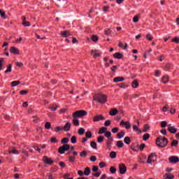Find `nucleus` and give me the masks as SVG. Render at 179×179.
<instances>
[{"label":"nucleus","instance_id":"15","mask_svg":"<svg viewBox=\"0 0 179 179\" xmlns=\"http://www.w3.org/2000/svg\"><path fill=\"white\" fill-rule=\"evenodd\" d=\"M114 58L116 59H122L124 58V55L121 54V52H117L113 55Z\"/></svg>","mask_w":179,"mask_h":179},{"label":"nucleus","instance_id":"13","mask_svg":"<svg viewBox=\"0 0 179 179\" xmlns=\"http://www.w3.org/2000/svg\"><path fill=\"white\" fill-rule=\"evenodd\" d=\"M60 36L66 38V37H69V36H72V34H71V32H69V31L65 30L60 34Z\"/></svg>","mask_w":179,"mask_h":179},{"label":"nucleus","instance_id":"39","mask_svg":"<svg viewBox=\"0 0 179 179\" xmlns=\"http://www.w3.org/2000/svg\"><path fill=\"white\" fill-rule=\"evenodd\" d=\"M145 38H147V40H148L149 41H152V40H153V36L150 34H147L145 36Z\"/></svg>","mask_w":179,"mask_h":179},{"label":"nucleus","instance_id":"48","mask_svg":"<svg viewBox=\"0 0 179 179\" xmlns=\"http://www.w3.org/2000/svg\"><path fill=\"white\" fill-rule=\"evenodd\" d=\"M172 43H176V44H179V37L176 36L173 38L171 41Z\"/></svg>","mask_w":179,"mask_h":179},{"label":"nucleus","instance_id":"56","mask_svg":"<svg viewBox=\"0 0 179 179\" xmlns=\"http://www.w3.org/2000/svg\"><path fill=\"white\" fill-rule=\"evenodd\" d=\"M131 149L134 150V152H139V148H138V145L137 146L131 145Z\"/></svg>","mask_w":179,"mask_h":179},{"label":"nucleus","instance_id":"46","mask_svg":"<svg viewBox=\"0 0 179 179\" xmlns=\"http://www.w3.org/2000/svg\"><path fill=\"white\" fill-rule=\"evenodd\" d=\"M45 129H51V122H47L45 124Z\"/></svg>","mask_w":179,"mask_h":179},{"label":"nucleus","instance_id":"64","mask_svg":"<svg viewBox=\"0 0 179 179\" xmlns=\"http://www.w3.org/2000/svg\"><path fill=\"white\" fill-rule=\"evenodd\" d=\"M90 160V162H96V160H97V157H96V156H91Z\"/></svg>","mask_w":179,"mask_h":179},{"label":"nucleus","instance_id":"18","mask_svg":"<svg viewBox=\"0 0 179 179\" xmlns=\"http://www.w3.org/2000/svg\"><path fill=\"white\" fill-rule=\"evenodd\" d=\"M72 122L75 127H79V119L78 117H73Z\"/></svg>","mask_w":179,"mask_h":179},{"label":"nucleus","instance_id":"41","mask_svg":"<svg viewBox=\"0 0 179 179\" xmlns=\"http://www.w3.org/2000/svg\"><path fill=\"white\" fill-rule=\"evenodd\" d=\"M90 146L93 149H97V143H96V142H94V141H91Z\"/></svg>","mask_w":179,"mask_h":179},{"label":"nucleus","instance_id":"29","mask_svg":"<svg viewBox=\"0 0 179 179\" xmlns=\"http://www.w3.org/2000/svg\"><path fill=\"white\" fill-rule=\"evenodd\" d=\"M139 17H141V15H135V16L133 17V22H134V23H138V22H139Z\"/></svg>","mask_w":179,"mask_h":179},{"label":"nucleus","instance_id":"26","mask_svg":"<svg viewBox=\"0 0 179 179\" xmlns=\"http://www.w3.org/2000/svg\"><path fill=\"white\" fill-rule=\"evenodd\" d=\"M91 40L94 41V43H97L99 41V36H97V35H92Z\"/></svg>","mask_w":179,"mask_h":179},{"label":"nucleus","instance_id":"19","mask_svg":"<svg viewBox=\"0 0 179 179\" xmlns=\"http://www.w3.org/2000/svg\"><path fill=\"white\" fill-rule=\"evenodd\" d=\"M105 132H107V127H103L99 129L98 134L99 135H103V134H105Z\"/></svg>","mask_w":179,"mask_h":179},{"label":"nucleus","instance_id":"12","mask_svg":"<svg viewBox=\"0 0 179 179\" xmlns=\"http://www.w3.org/2000/svg\"><path fill=\"white\" fill-rule=\"evenodd\" d=\"M168 131L171 134H176V132H177V128H176L174 126H171V124H169Z\"/></svg>","mask_w":179,"mask_h":179},{"label":"nucleus","instance_id":"52","mask_svg":"<svg viewBox=\"0 0 179 179\" xmlns=\"http://www.w3.org/2000/svg\"><path fill=\"white\" fill-rule=\"evenodd\" d=\"M8 153H13V155H19V151H17V150L14 149V150H9Z\"/></svg>","mask_w":179,"mask_h":179},{"label":"nucleus","instance_id":"25","mask_svg":"<svg viewBox=\"0 0 179 179\" xmlns=\"http://www.w3.org/2000/svg\"><path fill=\"white\" fill-rule=\"evenodd\" d=\"M84 176H90V168L86 167L84 170Z\"/></svg>","mask_w":179,"mask_h":179},{"label":"nucleus","instance_id":"21","mask_svg":"<svg viewBox=\"0 0 179 179\" xmlns=\"http://www.w3.org/2000/svg\"><path fill=\"white\" fill-rule=\"evenodd\" d=\"M118 139H122V138H124L125 136V131H121L120 133L117 134Z\"/></svg>","mask_w":179,"mask_h":179},{"label":"nucleus","instance_id":"43","mask_svg":"<svg viewBox=\"0 0 179 179\" xmlns=\"http://www.w3.org/2000/svg\"><path fill=\"white\" fill-rule=\"evenodd\" d=\"M99 166L100 169H104V167L107 166V164L104 162H101L99 163Z\"/></svg>","mask_w":179,"mask_h":179},{"label":"nucleus","instance_id":"28","mask_svg":"<svg viewBox=\"0 0 179 179\" xmlns=\"http://www.w3.org/2000/svg\"><path fill=\"white\" fill-rule=\"evenodd\" d=\"M133 129L136 132H138V134H142V130H141V129H139L138 127L136 125L133 126Z\"/></svg>","mask_w":179,"mask_h":179},{"label":"nucleus","instance_id":"44","mask_svg":"<svg viewBox=\"0 0 179 179\" xmlns=\"http://www.w3.org/2000/svg\"><path fill=\"white\" fill-rule=\"evenodd\" d=\"M145 147H146V144L145 143L141 144L140 146L137 145L138 150H143V149H145Z\"/></svg>","mask_w":179,"mask_h":179},{"label":"nucleus","instance_id":"53","mask_svg":"<svg viewBox=\"0 0 179 179\" xmlns=\"http://www.w3.org/2000/svg\"><path fill=\"white\" fill-rule=\"evenodd\" d=\"M46 177L48 178V179H55L54 176L51 173H48Z\"/></svg>","mask_w":179,"mask_h":179},{"label":"nucleus","instance_id":"51","mask_svg":"<svg viewBox=\"0 0 179 179\" xmlns=\"http://www.w3.org/2000/svg\"><path fill=\"white\" fill-rule=\"evenodd\" d=\"M85 129L81 127L78 129V135H83L85 134Z\"/></svg>","mask_w":179,"mask_h":179},{"label":"nucleus","instance_id":"54","mask_svg":"<svg viewBox=\"0 0 179 179\" xmlns=\"http://www.w3.org/2000/svg\"><path fill=\"white\" fill-rule=\"evenodd\" d=\"M51 143H58V141L57 140L56 137H52L50 138Z\"/></svg>","mask_w":179,"mask_h":179},{"label":"nucleus","instance_id":"4","mask_svg":"<svg viewBox=\"0 0 179 179\" xmlns=\"http://www.w3.org/2000/svg\"><path fill=\"white\" fill-rule=\"evenodd\" d=\"M69 149H71V145L69 144H64L59 148L58 153H60V155H64L65 152H68Z\"/></svg>","mask_w":179,"mask_h":179},{"label":"nucleus","instance_id":"40","mask_svg":"<svg viewBox=\"0 0 179 179\" xmlns=\"http://www.w3.org/2000/svg\"><path fill=\"white\" fill-rule=\"evenodd\" d=\"M170 69H171V64L167 63V64H166L164 71H170Z\"/></svg>","mask_w":179,"mask_h":179},{"label":"nucleus","instance_id":"30","mask_svg":"<svg viewBox=\"0 0 179 179\" xmlns=\"http://www.w3.org/2000/svg\"><path fill=\"white\" fill-rule=\"evenodd\" d=\"M124 142L126 145H129L131 143V138L126 136L124 139Z\"/></svg>","mask_w":179,"mask_h":179},{"label":"nucleus","instance_id":"59","mask_svg":"<svg viewBox=\"0 0 179 179\" xmlns=\"http://www.w3.org/2000/svg\"><path fill=\"white\" fill-rule=\"evenodd\" d=\"M167 127V122L162 121L161 122V128H166Z\"/></svg>","mask_w":179,"mask_h":179},{"label":"nucleus","instance_id":"1","mask_svg":"<svg viewBox=\"0 0 179 179\" xmlns=\"http://www.w3.org/2000/svg\"><path fill=\"white\" fill-rule=\"evenodd\" d=\"M155 143L158 148H166L169 145V139L162 136H158L155 140Z\"/></svg>","mask_w":179,"mask_h":179},{"label":"nucleus","instance_id":"5","mask_svg":"<svg viewBox=\"0 0 179 179\" xmlns=\"http://www.w3.org/2000/svg\"><path fill=\"white\" fill-rule=\"evenodd\" d=\"M43 162L45 164H48L49 166L54 164V161L51 158H48L47 156L43 157Z\"/></svg>","mask_w":179,"mask_h":179},{"label":"nucleus","instance_id":"11","mask_svg":"<svg viewBox=\"0 0 179 179\" xmlns=\"http://www.w3.org/2000/svg\"><path fill=\"white\" fill-rule=\"evenodd\" d=\"M153 157H157V155L155 153L152 152L148 156L146 163H148V164H151L152 162H155V160L151 159H153Z\"/></svg>","mask_w":179,"mask_h":179},{"label":"nucleus","instance_id":"7","mask_svg":"<svg viewBox=\"0 0 179 179\" xmlns=\"http://www.w3.org/2000/svg\"><path fill=\"white\" fill-rule=\"evenodd\" d=\"M120 127H124L126 128V129H131V122L129 121L124 122V120H122L120 123Z\"/></svg>","mask_w":179,"mask_h":179},{"label":"nucleus","instance_id":"20","mask_svg":"<svg viewBox=\"0 0 179 179\" xmlns=\"http://www.w3.org/2000/svg\"><path fill=\"white\" fill-rule=\"evenodd\" d=\"M12 72V64H9L7 66L6 70L4 71V73H10Z\"/></svg>","mask_w":179,"mask_h":179},{"label":"nucleus","instance_id":"8","mask_svg":"<svg viewBox=\"0 0 179 179\" xmlns=\"http://www.w3.org/2000/svg\"><path fill=\"white\" fill-rule=\"evenodd\" d=\"M10 52L14 55H20V50L17 48L13 46L10 48Z\"/></svg>","mask_w":179,"mask_h":179},{"label":"nucleus","instance_id":"34","mask_svg":"<svg viewBox=\"0 0 179 179\" xmlns=\"http://www.w3.org/2000/svg\"><path fill=\"white\" fill-rule=\"evenodd\" d=\"M18 85H20V81H19V80L11 82V86L13 87H15V86H17Z\"/></svg>","mask_w":179,"mask_h":179},{"label":"nucleus","instance_id":"42","mask_svg":"<svg viewBox=\"0 0 179 179\" xmlns=\"http://www.w3.org/2000/svg\"><path fill=\"white\" fill-rule=\"evenodd\" d=\"M85 138H87V139H90V138H92V131H88L85 133Z\"/></svg>","mask_w":179,"mask_h":179},{"label":"nucleus","instance_id":"10","mask_svg":"<svg viewBox=\"0 0 179 179\" xmlns=\"http://www.w3.org/2000/svg\"><path fill=\"white\" fill-rule=\"evenodd\" d=\"M103 120H106V117H104V116H103V115H96L95 116H94L93 117V122H97L99 121H103Z\"/></svg>","mask_w":179,"mask_h":179},{"label":"nucleus","instance_id":"47","mask_svg":"<svg viewBox=\"0 0 179 179\" xmlns=\"http://www.w3.org/2000/svg\"><path fill=\"white\" fill-rule=\"evenodd\" d=\"M3 62H5V60L3 58H0V71H2V67L3 66Z\"/></svg>","mask_w":179,"mask_h":179},{"label":"nucleus","instance_id":"22","mask_svg":"<svg viewBox=\"0 0 179 179\" xmlns=\"http://www.w3.org/2000/svg\"><path fill=\"white\" fill-rule=\"evenodd\" d=\"M131 86L134 87V89H136V87L139 86V83L137 81V80H134L132 82Z\"/></svg>","mask_w":179,"mask_h":179},{"label":"nucleus","instance_id":"2","mask_svg":"<svg viewBox=\"0 0 179 179\" xmlns=\"http://www.w3.org/2000/svg\"><path fill=\"white\" fill-rule=\"evenodd\" d=\"M94 101L101 103V104H106L107 103V95L103 94H97L94 96Z\"/></svg>","mask_w":179,"mask_h":179},{"label":"nucleus","instance_id":"35","mask_svg":"<svg viewBox=\"0 0 179 179\" xmlns=\"http://www.w3.org/2000/svg\"><path fill=\"white\" fill-rule=\"evenodd\" d=\"M68 142H69V138H64L61 141V143H62L63 145H66V143H68Z\"/></svg>","mask_w":179,"mask_h":179},{"label":"nucleus","instance_id":"38","mask_svg":"<svg viewBox=\"0 0 179 179\" xmlns=\"http://www.w3.org/2000/svg\"><path fill=\"white\" fill-rule=\"evenodd\" d=\"M110 157L111 159H115V157H117V152H114V151H112L110 152Z\"/></svg>","mask_w":179,"mask_h":179},{"label":"nucleus","instance_id":"17","mask_svg":"<svg viewBox=\"0 0 179 179\" xmlns=\"http://www.w3.org/2000/svg\"><path fill=\"white\" fill-rule=\"evenodd\" d=\"M124 80H125V78H124V77H116L113 79V82H115V83L118 82H124Z\"/></svg>","mask_w":179,"mask_h":179},{"label":"nucleus","instance_id":"6","mask_svg":"<svg viewBox=\"0 0 179 179\" xmlns=\"http://www.w3.org/2000/svg\"><path fill=\"white\" fill-rule=\"evenodd\" d=\"M119 173L120 174H125L127 173V166L124 164H119Z\"/></svg>","mask_w":179,"mask_h":179},{"label":"nucleus","instance_id":"61","mask_svg":"<svg viewBox=\"0 0 179 179\" xmlns=\"http://www.w3.org/2000/svg\"><path fill=\"white\" fill-rule=\"evenodd\" d=\"M92 171L93 173H96V171H99V166H92Z\"/></svg>","mask_w":179,"mask_h":179},{"label":"nucleus","instance_id":"60","mask_svg":"<svg viewBox=\"0 0 179 179\" xmlns=\"http://www.w3.org/2000/svg\"><path fill=\"white\" fill-rule=\"evenodd\" d=\"M71 143H76L77 138L76 136H73L71 138Z\"/></svg>","mask_w":179,"mask_h":179},{"label":"nucleus","instance_id":"31","mask_svg":"<svg viewBox=\"0 0 179 179\" xmlns=\"http://www.w3.org/2000/svg\"><path fill=\"white\" fill-rule=\"evenodd\" d=\"M171 146H174L175 148H177L178 146V141L173 140L172 143H171Z\"/></svg>","mask_w":179,"mask_h":179},{"label":"nucleus","instance_id":"45","mask_svg":"<svg viewBox=\"0 0 179 179\" xmlns=\"http://www.w3.org/2000/svg\"><path fill=\"white\" fill-rule=\"evenodd\" d=\"M149 138H150V134H145L143 136V140H144V141H148V139H149Z\"/></svg>","mask_w":179,"mask_h":179},{"label":"nucleus","instance_id":"33","mask_svg":"<svg viewBox=\"0 0 179 179\" xmlns=\"http://www.w3.org/2000/svg\"><path fill=\"white\" fill-rule=\"evenodd\" d=\"M109 171L111 173V174H115L117 173V169H115L114 166H111L109 169Z\"/></svg>","mask_w":179,"mask_h":179},{"label":"nucleus","instance_id":"50","mask_svg":"<svg viewBox=\"0 0 179 179\" xmlns=\"http://www.w3.org/2000/svg\"><path fill=\"white\" fill-rule=\"evenodd\" d=\"M104 136H106V138H107L108 139H110V138H111V132L106 131Z\"/></svg>","mask_w":179,"mask_h":179},{"label":"nucleus","instance_id":"14","mask_svg":"<svg viewBox=\"0 0 179 179\" xmlns=\"http://www.w3.org/2000/svg\"><path fill=\"white\" fill-rule=\"evenodd\" d=\"M71 123L69 122H67L64 127H62L63 131H65V132H68L71 129Z\"/></svg>","mask_w":179,"mask_h":179},{"label":"nucleus","instance_id":"23","mask_svg":"<svg viewBox=\"0 0 179 179\" xmlns=\"http://www.w3.org/2000/svg\"><path fill=\"white\" fill-rule=\"evenodd\" d=\"M116 146L119 148H124V142H122V141H117Z\"/></svg>","mask_w":179,"mask_h":179},{"label":"nucleus","instance_id":"49","mask_svg":"<svg viewBox=\"0 0 179 179\" xmlns=\"http://www.w3.org/2000/svg\"><path fill=\"white\" fill-rule=\"evenodd\" d=\"M29 94V90H23L20 92V94H21L22 96L24 94Z\"/></svg>","mask_w":179,"mask_h":179},{"label":"nucleus","instance_id":"3","mask_svg":"<svg viewBox=\"0 0 179 179\" xmlns=\"http://www.w3.org/2000/svg\"><path fill=\"white\" fill-rule=\"evenodd\" d=\"M87 115V112L85 110H77L73 113V118H82Z\"/></svg>","mask_w":179,"mask_h":179},{"label":"nucleus","instance_id":"24","mask_svg":"<svg viewBox=\"0 0 179 179\" xmlns=\"http://www.w3.org/2000/svg\"><path fill=\"white\" fill-rule=\"evenodd\" d=\"M150 129V125L149 124H146L144 125V127L143 129V132H148Z\"/></svg>","mask_w":179,"mask_h":179},{"label":"nucleus","instance_id":"55","mask_svg":"<svg viewBox=\"0 0 179 179\" xmlns=\"http://www.w3.org/2000/svg\"><path fill=\"white\" fill-rule=\"evenodd\" d=\"M22 26H24V27H27L30 26V22H28V21L22 22Z\"/></svg>","mask_w":179,"mask_h":179},{"label":"nucleus","instance_id":"57","mask_svg":"<svg viewBox=\"0 0 179 179\" xmlns=\"http://www.w3.org/2000/svg\"><path fill=\"white\" fill-rule=\"evenodd\" d=\"M104 125H105V127H110V125H111V120H106Z\"/></svg>","mask_w":179,"mask_h":179},{"label":"nucleus","instance_id":"37","mask_svg":"<svg viewBox=\"0 0 179 179\" xmlns=\"http://www.w3.org/2000/svg\"><path fill=\"white\" fill-rule=\"evenodd\" d=\"M80 157H86L87 156V151L83 150L81 152H80Z\"/></svg>","mask_w":179,"mask_h":179},{"label":"nucleus","instance_id":"32","mask_svg":"<svg viewBox=\"0 0 179 179\" xmlns=\"http://www.w3.org/2000/svg\"><path fill=\"white\" fill-rule=\"evenodd\" d=\"M0 16L2 17V19H6V14L5 11L2 10L1 9H0Z\"/></svg>","mask_w":179,"mask_h":179},{"label":"nucleus","instance_id":"27","mask_svg":"<svg viewBox=\"0 0 179 179\" xmlns=\"http://www.w3.org/2000/svg\"><path fill=\"white\" fill-rule=\"evenodd\" d=\"M162 82L164 83H169V76H164L162 78Z\"/></svg>","mask_w":179,"mask_h":179},{"label":"nucleus","instance_id":"58","mask_svg":"<svg viewBox=\"0 0 179 179\" xmlns=\"http://www.w3.org/2000/svg\"><path fill=\"white\" fill-rule=\"evenodd\" d=\"M76 157H75V156H70L69 157V160L71 163H73V162H75Z\"/></svg>","mask_w":179,"mask_h":179},{"label":"nucleus","instance_id":"9","mask_svg":"<svg viewBox=\"0 0 179 179\" xmlns=\"http://www.w3.org/2000/svg\"><path fill=\"white\" fill-rule=\"evenodd\" d=\"M169 163H172L173 164H176L179 162V157L177 156H171L169 158Z\"/></svg>","mask_w":179,"mask_h":179},{"label":"nucleus","instance_id":"62","mask_svg":"<svg viewBox=\"0 0 179 179\" xmlns=\"http://www.w3.org/2000/svg\"><path fill=\"white\" fill-rule=\"evenodd\" d=\"M101 175V172H96V173H93L92 176L93 177H100V176Z\"/></svg>","mask_w":179,"mask_h":179},{"label":"nucleus","instance_id":"63","mask_svg":"<svg viewBox=\"0 0 179 179\" xmlns=\"http://www.w3.org/2000/svg\"><path fill=\"white\" fill-rule=\"evenodd\" d=\"M59 165L60 166V167H62V169H65V167H66V165L65 164V162H60L59 163Z\"/></svg>","mask_w":179,"mask_h":179},{"label":"nucleus","instance_id":"36","mask_svg":"<svg viewBox=\"0 0 179 179\" xmlns=\"http://www.w3.org/2000/svg\"><path fill=\"white\" fill-rule=\"evenodd\" d=\"M104 141V136H99V137H97V142L99 143H102V142Z\"/></svg>","mask_w":179,"mask_h":179},{"label":"nucleus","instance_id":"16","mask_svg":"<svg viewBox=\"0 0 179 179\" xmlns=\"http://www.w3.org/2000/svg\"><path fill=\"white\" fill-rule=\"evenodd\" d=\"M109 114L114 117V115H117L118 114V109L117 108H111Z\"/></svg>","mask_w":179,"mask_h":179}]
</instances>
